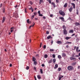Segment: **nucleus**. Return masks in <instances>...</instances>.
Segmentation results:
<instances>
[{"mask_svg": "<svg viewBox=\"0 0 80 80\" xmlns=\"http://www.w3.org/2000/svg\"><path fill=\"white\" fill-rule=\"evenodd\" d=\"M62 28L64 30V29H66V28H67V27H65V26L63 25L62 26Z\"/></svg>", "mask_w": 80, "mask_h": 80, "instance_id": "obj_21", "label": "nucleus"}, {"mask_svg": "<svg viewBox=\"0 0 80 80\" xmlns=\"http://www.w3.org/2000/svg\"><path fill=\"white\" fill-rule=\"evenodd\" d=\"M53 41H52V40H51V43L52 44H53Z\"/></svg>", "mask_w": 80, "mask_h": 80, "instance_id": "obj_54", "label": "nucleus"}, {"mask_svg": "<svg viewBox=\"0 0 80 80\" xmlns=\"http://www.w3.org/2000/svg\"><path fill=\"white\" fill-rule=\"evenodd\" d=\"M37 12H34V15L35 16L36 15H37Z\"/></svg>", "mask_w": 80, "mask_h": 80, "instance_id": "obj_42", "label": "nucleus"}, {"mask_svg": "<svg viewBox=\"0 0 80 80\" xmlns=\"http://www.w3.org/2000/svg\"><path fill=\"white\" fill-rule=\"evenodd\" d=\"M34 78L35 79V80H37V78H36V77H35V76H34Z\"/></svg>", "mask_w": 80, "mask_h": 80, "instance_id": "obj_63", "label": "nucleus"}, {"mask_svg": "<svg viewBox=\"0 0 80 80\" xmlns=\"http://www.w3.org/2000/svg\"><path fill=\"white\" fill-rule=\"evenodd\" d=\"M62 56L63 57H66V54L65 53H63L62 54Z\"/></svg>", "mask_w": 80, "mask_h": 80, "instance_id": "obj_20", "label": "nucleus"}, {"mask_svg": "<svg viewBox=\"0 0 80 80\" xmlns=\"http://www.w3.org/2000/svg\"><path fill=\"white\" fill-rule=\"evenodd\" d=\"M62 42L60 41H58L57 42V43L58 44H62Z\"/></svg>", "mask_w": 80, "mask_h": 80, "instance_id": "obj_9", "label": "nucleus"}, {"mask_svg": "<svg viewBox=\"0 0 80 80\" xmlns=\"http://www.w3.org/2000/svg\"><path fill=\"white\" fill-rule=\"evenodd\" d=\"M40 72H41V73L42 74L43 73V70H42V69H40Z\"/></svg>", "mask_w": 80, "mask_h": 80, "instance_id": "obj_31", "label": "nucleus"}, {"mask_svg": "<svg viewBox=\"0 0 80 80\" xmlns=\"http://www.w3.org/2000/svg\"><path fill=\"white\" fill-rule=\"evenodd\" d=\"M2 4H1L0 6V8H1V7H2Z\"/></svg>", "mask_w": 80, "mask_h": 80, "instance_id": "obj_58", "label": "nucleus"}, {"mask_svg": "<svg viewBox=\"0 0 80 80\" xmlns=\"http://www.w3.org/2000/svg\"><path fill=\"white\" fill-rule=\"evenodd\" d=\"M27 22L28 23H30V20H29V19H27Z\"/></svg>", "mask_w": 80, "mask_h": 80, "instance_id": "obj_32", "label": "nucleus"}, {"mask_svg": "<svg viewBox=\"0 0 80 80\" xmlns=\"http://www.w3.org/2000/svg\"><path fill=\"white\" fill-rule=\"evenodd\" d=\"M34 64H35V65H37V62H36V61H34Z\"/></svg>", "mask_w": 80, "mask_h": 80, "instance_id": "obj_45", "label": "nucleus"}, {"mask_svg": "<svg viewBox=\"0 0 80 80\" xmlns=\"http://www.w3.org/2000/svg\"><path fill=\"white\" fill-rule=\"evenodd\" d=\"M43 18L44 19H45L46 18V17L45 16H44L43 17Z\"/></svg>", "mask_w": 80, "mask_h": 80, "instance_id": "obj_56", "label": "nucleus"}, {"mask_svg": "<svg viewBox=\"0 0 80 80\" xmlns=\"http://www.w3.org/2000/svg\"><path fill=\"white\" fill-rule=\"evenodd\" d=\"M9 66L10 67H12V64H10L9 65Z\"/></svg>", "mask_w": 80, "mask_h": 80, "instance_id": "obj_53", "label": "nucleus"}, {"mask_svg": "<svg viewBox=\"0 0 80 80\" xmlns=\"http://www.w3.org/2000/svg\"><path fill=\"white\" fill-rule=\"evenodd\" d=\"M56 3H58L59 1L58 0H56Z\"/></svg>", "mask_w": 80, "mask_h": 80, "instance_id": "obj_48", "label": "nucleus"}, {"mask_svg": "<svg viewBox=\"0 0 80 80\" xmlns=\"http://www.w3.org/2000/svg\"><path fill=\"white\" fill-rule=\"evenodd\" d=\"M72 57H71L70 58V59L71 60H74V61H76V58H73V55H72Z\"/></svg>", "mask_w": 80, "mask_h": 80, "instance_id": "obj_4", "label": "nucleus"}, {"mask_svg": "<svg viewBox=\"0 0 80 80\" xmlns=\"http://www.w3.org/2000/svg\"><path fill=\"white\" fill-rule=\"evenodd\" d=\"M48 2H49V3L51 4L52 3V1H51V0H49L48 1Z\"/></svg>", "mask_w": 80, "mask_h": 80, "instance_id": "obj_34", "label": "nucleus"}, {"mask_svg": "<svg viewBox=\"0 0 80 80\" xmlns=\"http://www.w3.org/2000/svg\"><path fill=\"white\" fill-rule=\"evenodd\" d=\"M76 57H79V56L78 55H76L75 56Z\"/></svg>", "mask_w": 80, "mask_h": 80, "instance_id": "obj_51", "label": "nucleus"}, {"mask_svg": "<svg viewBox=\"0 0 80 80\" xmlns=\"http://www.w3.org/2000/svg\"><path fill=\"white\" fill-rule=\"evenodd\" d=\"M38 13L39 14H40V11H38Z\"/></svg>", "mask_w": 80, "mask_h": 80, "instance_id": "obj_46", "label": "nucleus"}, {"mask_svg": "<svg viewBox=\"0 0 80 80\" xmlns=\"http://www.w3.org/2000/svg\"><path fill=\"white\" fill-rule=\"evenodd\" d=\"M53 62L54 63H55V62H56V59L55 58L53 59Z\"/></svg>", "mask_w": 80, "mask_h": 80, "instance_id": "obj_26", "label": "nucleus"}, {"mask_svg": "<svg viewBox=\"0 0 80 80\" xmlns=\"http://www.w3.org/2000/svg\"><path fill=\"white\" fill-rule=\"evenodd\" d=\"M37 77L38 79H41V76L40 75L37 76Z\"/></svg>", "mask_w": 80, "mask_h": 80, "instance_id": "obj_13", "label": "nucleus"}, {"mask_svg": "<svg viewBox=\"0 0 80 80\" xmlns=\"http://www.w3.org/2000/svg\"><path fill=\"white\" fill-rule=\"evenodd\" d=\"M59 13L61 15H62V17H64L65 15V13L64 12H63L62 10H60L59 11Z\"/></svg>", "mask_w": 80, "mask_h": 80, "instance_id": "obj_1", "label": "nucleus"}, {"mask_svg": "<svg viewBox=\"0 0 80 80\" xmlns=\"http://www.w3.org/2000/svg\"><path fill=\"white\" fill-rule=\"evenodd\" d=\"M36 60V58L34 57H32V61L33 62H35Z\"/></svg>", "mask_w": 80, "mask_h": 80, "instance_id": "obj_16", "label": "nucleus"}, {"mask_svg": "<svg viewBox=\"0 0 80 80\" xmlns=\"http://www.w3.org/2000/svg\"><path fill=\"white\" fill-rule=\"evenodd\" d=\"M26 70H28V69H29V67H28V66L26 67Z\"/></svg>", "mask_w": 80, "mask_h": 80, "instance_id": "obj_39", "label": "nucleus"}, {"mask_svg": "<svg viewBox=\"0 0 80 80\" xmlns=\"http://www.w3.org/2000/svg\"><path fill=\"white\" fill-rule=\"evenodd\" d=\"M68 70L71 71L73 70V67L72 66H69L68 67Z\"/></svg>", "mask_w": 80, "mask_h": 80, "instance_id": "obj_2", "label": "nucleus"}, {"mask_svg": "<svg viewBox=\"0 0 80 80\" xmlns=\"http://www.w3.org/2000/svg\"><path fill=\"white\" fill-rule=\"evenodd\" d=\"M30 3L31 5L33 4V2L32 1H30Z\"/></svg>", "mask_w": 80, "mask_h": 80, "instance_id": "obj_41", "label": "nucleus"}, {"mask_svg": "<svg viewBox=\"0 0 80 80\" xmlns=\"http://www.w3.org/2000/svg\"><path fill=\"white\" fill-rule=\"evenodd\" d=\"M32 24H33V25H32L31 26H29V28H31V27H33V26H34V25H35V23L34 22H33Z\"/></svg>", "mask_w": 80, "mask_h": 80, "instance_id": "obj_19", "label": "nucleus"}, {"mask_svg": "<svg viewBox=\"0 0 80 80\" xmlns=\"http://www.w3.org/2000/svg\"><path fill=\"white\" fill-rule=\"evenodd\" d=\"M48 57V55L47 54H45L44 56V58H47Z\"/></svg>", "mask_w": 80, "mask_h": 80, "instance_id": "obj_28", "label": "nucleus"}, {"mask_svg": "<svg viewBox=\"0 0 80 80\" xmlns=\"http://www.w3.org/2000/svg\"><path fill=\"white\" fill-rule=\"evenodd\" d=\"M52 57L53 58H55V55L54 54H53V55H52Z\"/></svg>", "mask_w": 80, "mask_h": 80, "instance_id": "obj_36", "label": "nucleus"}, {"mask_svg": "<svg viewBox=\"0 0 80 80\" xmlns=\"http://www.w3.org/2000/svg\"><path fill=\"white\" fill-rule=\"evenodd\" d=\"M52 62V59H51V60H49L48 62V63H51Z\"/></svg>", "mask_w": 80, "mask_h": 80, "instance_id": "obj_14", "label": "nucleus"}, {"mask_svg": "<svg viewBox=\"0 0 80 80\" xmlns=\"http://www.w3.org/2000/svg\"><path fill=\"white\" fill-rule=\"evenodd\" d=\"M29 10H32V7H31V8H29Z\"/></svg>", "mask_w": 80, "mask_h": 80, "instance_id": "obj_50", "label": "nucleus"}, {"mask_svg": "<svg viewBox=\"0 0 80 80\" xmlns=\"http://www.w3.org/2000/svg\"><path fill=\"white\" fill-rule=\"evenodd\" d=\"M80 68V66H78V69H79V68Z\"/></svg>", "mask_w": 80, "mask_h": 80, "instance_id": "obj_62", "label": "nucleus"}, {"mask_svg": "<svg viewBox=\"0 0 80 80\" xmlns=\"http://www.w3.org/2000/svg\"><path fill=\"white\" fill-rule=\"evenodd\" d=\"M58 72H60V71H61V70H62V68H59L58 69Z\"/></svg>", "mask_w": 80, "mask_h": 80, "instance_id": "obj_33", "label": "nucleus"}, {"mask_svg": "<svg viewBox=\"0 0 80 80\" xmlns=\"http://www.w3.org/2000/svg\"><path fill=\"white\" fill-rule=\"evenodd\" d=\"M46 33L47 34H49V32H48V31H47L46 32Z\"/></svg>", "mask_w": 80, "mask_h": 80, "instance_id": "obj_49", "label": "nucleus"}, {"mask_svg": "<svg viewBox=\"0 0 80 80\" xmlns=\"http://www.w3.org/2000/svg\"><path fill=\"white\" fill-rule=\"evenodd\" d=\"M71 5L73 6V8L75 9V4L73 3H71Z\"/></svg>", "mask_w": 80, "mask_h": 80, "instance_id": "obj_8", "label": "nucleus"}, {"mask_svg": "<svg viewBox=\"0 0 80 80\" xmlns=\"http://www.w3.org/2000/svg\"><path fill=\"white\" fill-rule=\"evenodd\" d=\"M41 66L42 67H45V65L44 64H42Z\"/></svg>", "mask_w": 80, "mask_h": 80, "instance_id": "obj_47", "label": "nucleus"}, {"mask_svg": "<svg viewBox=\"0 0 80 80\" xmlns=\"http://www.w3.org/2000/svg\"><path fill=\"white\" fill-rule=\"evenodd\" d=\"M58 64H56V65H55V67H54V68H55V69H56L57 68H58Z\"/></svg>", "mask_w": 80, "mask_h": 80, "instance_id": "obj_18", "label": "nucleus"}, {"mask_svg": "<svg viewBox=\"0 0 80 80\" xmlns=\"http://www.w3.org/2000/svg\"><path fill=\"white\" fill-rule=\"evenodd\" d=\"M58 58L59 59L62 58V57L61 56L59 55L58 56Z\"/></svg>", "mask_w": 80, "mask_h": 80, "instance_id": "obj_30", "label": "nucleus"}, {"mask_svg": "<svg viewBox=\"0 0 80 80\" xmlns=\"http://www.w3.org/2000/svg\"><path fill=\"white\" fill-rule=\"evenodd\" d=\"M52 5L53 6L54 8H55L56 7V6L55 5V3L53 2H52Z\"/></svg>", "mask_w": 80, "mask_h": 80, "instance_id": "obj_15", "label": "nucleus"}, {"mask_svg": "<svg viewBox=\"0 0 80 80\" xmlns=\"http://www.w3.org/2000/svg\"><path fill=\"white\" fill-rule=\"evenodd\" d=\"M72 10H73V8L72 7H71L69 9V11L70 12H71L72 11Z\"/></svg>", "mask_w": 80, "mask_h": 80, "instance_id": "obj_7", "label": "nucleus"}, {"mask_svg": "<svg viewBox=\"0 0 80 80\" xmlns=\"http://www.w3.org/2000/svg\"><path fill=\"white\" fill-rule=\"evenodd\" d=\"M69 33H73V30H69Z\"/></svg>", "mask_w": 80, "mask_h": 80, "instance_id": "obj_22", "label": "nucleus"}, {"mask_svg": "<svg viewBox=\"0 0 80 80\" xmlns=\"http://www.w3.org/2000/svg\"><path fill=\"white\" fill-rule=\"evenodd\" d=\"M78 47H77L76 48V50L77 52H78Z\"/></svg>", "mask_w": 80, "mask_h": 80, "instance_id": "obj_27", "label": "nucleus"}, {"mask_svg": "<svg viewBox=\"0 0 80 80\" xmlns=\"http://www.w3.org/2000/svg\"><path fill=\"white\" fill-rule=\"evenodd\" d=\"M63 33L64 35H67L68 34V32H67V30L66 29H64L63 30Z\"/></svg>", "mask_w": 80, "mask_h": 80, "instance_id": "obj_3", "label": "nucleus"}, {"mask_svg": "<svg viewBox=\"0 0 80 80\" xmlns=\"http://www.w3.org/2000/svg\"><path fill=\"white\" fill-rule=\"evenodd\" d=\"M35 16L34 15H32L31 17V19H33L34 18Z\"/></svg>", "mask_w": 80, "mask_h": 80, "instance_id": "obj_40", "label": "nucleus"}, {"mask_svg": "<svg viewBox=\"0 0 80 80\" xmlns=\"http://www.w3.org/2000/svg\"><path fill=\"white\" fill-rule=\"evenodd\" d=\"M39 16H40V17H43V15L42 14H39Z\"/></svg>", "mask_w": 80, "mask_h": 80, "instance_id": "obj_43", "label": "nucleus"}, {"mask_svg": "<svg viewBox=\"0 0 80 80\" xmlns=\"http://www.w3.org/2000/svg\"><path fill=\"white\" fill-rule=\"evenodd\" d=\"M47 38L48 39H50V38H52V37H51V36L49 35L47 37Z\"/></svg>", "mask_w": 80, "mask_h": 80, "instance_id": "obj_12", "label": "nucleus"}, {"mask_svg": "<svg viewBox=\"0 0 80 80\" xmlns=\"http://www.w3.org/2000/svg\"><path fill=\"white\" fill-rule=\"evenodd\" d=\"M14 16L15 17H16V18H17V17H18V13L17 12H15L14 14Z\"/></svg>", "mask_w": 80, "mask_h": 80, "instance_id": "obj_5", "label": "nucleus"}, {"mask_svg": "<svg viewBox=\"0 0 80 80\" xmlns=\"http://www.w3.org/2000/svg\"><path fill=\"white\" fill-rule=\"evenodd\" d=\"M40 4H41V3H42L43 2V0H40Z\"/></svg>", "mask_w": 80, "mask_h": 80, "instance_id": "obj_35", "label": "nucleus"}, {"mask_svg": "<svg viewBox=\"0 0 80 80\" xmlns=\"http://www.w3.org/2000/svg\"><path fill=\"white\" fill-rule=\"evenodd\" d=\"M75 24L76 25V26H78V25H80V23L77 22L75 23Z\"/></svg>", "mask_w": 80, "mask_h": 80, "instance_id": "obj_11", "label": "nucleus"}, {"mask_svg": "<svg viewBox=\"0 0 80 80\" xmlns=\"http://www.w3.org/2000/svg\"><path fill=\"white\" fill-rule=\"evenodd\" d=\"M50 52H53L54 51V50L52 49H50Z\"/></svg>", "mask_w": 80, "mask_h": 80, "instance_id": "obj_38", "label": "nucleus"}, {"mask_svg": "<svg viewBox=\"0 0 80 80\" xmlns=\"http://www.w3.org/2000/svg\"><path fill=\"white\" fill-rule=\"evenodd\" d=\"M63 7H65V8H67V3H66L63 6Z\"/></svg>", "mask_w": 80, "mask_h": 80, "instance_id": "obj_17", "label": "nucleus"}, {"mask_svg": "<svg viewBox=\"0 0 80 80\" xmlns=\"http://www.w3.org/2000/svg\"><path fill=\"white\" fill-rule=\"evenodd\" d=\"M59 19L62 20V22H65V19H64V18L63 17H59Z\"/></svg>", "mask_w": 80, "mask_h": 80, "instance_id": "obj_6", "label": "nucleus"}, {"mask_svg": "<svg viewBox=\"0 0 80 80\" xmlns=\"http://www.w3.org/2000/svg\"><path fill=\"white\" fill-rule=\"evenodd\" d=\"M50 17H53V15H52V14H51V15H50Z\"/></svg>", "mask_w": 80, "mask_h": 80, "instance_id": "obj_57", "label": "nucleus"}, {"mask_svg": "<svg viewBox=\"0 0 80 80\" xmlns=\"http://www.w3.org/2000/svg\"><path fill=\"white\" fill-rule=\"evenodd\" d=\"M5 17H3V18L2 20V23H3L5 21Z\"/></svg>", "mask_w": 80, "mask_h": 80, "instance_id": "obj_10", "label": "nucleus"}, {"mask_svg": "<svg viewBox=\"0 0 80 80\" xmlns=\"http://www.w3.org/2000/svg\"><path fill=\"white\" fill-rule=\"evenodd\" d=\"M18 7V5H16L15 6V8H17Z\"/></svg>", "mask_w": 80, "mask_h": 80, "instance_id": "obj_61", "label": "nucleus"}, {"mask_svg": "<svg viewBox=\"0 0 80 80\" xmlns=\"http://www.w3.org/2000/svg\"><path fill=\"white\" fill-rule=\"evenodd\" d=\"M5 8H3V13H5Z\"/></svg>", "mask_w": 80, "mask_h": 80, "instance_id": "obj_37", "label": "nucleus"}, {"mask_svg": "<svg viewBox=\"0 0 80 80\" xmlns=\"http://www.w3.org/2000/svg\"><path fill=\"white\" fill-rule=\"evenodd\" d=\"M67 44H72V42H66Z\"/></svg>", "mask_w": 80, "mask_h": 80, "instance_id": "obj_29", "label": "nucleus"}, {"mask_svg": "<svg viewBox=\"0 0 80 80\" xmlns=\"http://www.w3.org/2000/svg\"><path fill=\"white\" fill-rule=\"evenodd\" d=\"M76 65V62H73L72 64V66H74V65Z\"/></svg>", "mask_w": 80, "mask_h": 80, "instance_id": "obj_25", "label": "nucleus"}, {"mask_svg": "<svg viewBox=\"0 0 80 80\" xmlns=\"http://www.w3.org/2000/svg\"><path fill=\"white\" fill-rule=\"evenodd\" d=\"M76 14L77 15H78V9H76Z\"/></svg>", "mask_w": 80, "mask_h": 80, "instance_id": "obj_24", "label": "nucleus"}, {"mask_svg": "<svg viewBox=\"0 0 80 80\" xmlns=\"http://www.w3.org/2000/svg\"><path fill=\"white\" fill-rule=\"evenodd\" d=\"M43 48L44 49L46 48V45H44L43 46Z\"/></svg>", "mask_w": 80, "mask_h": 80, "instance_id": "obj_44", "label": "nucleus"}, {"mask_svg": "<svg viewBox=\"0 0 80 80\" xmlns=\"http://www.w3.org/2000/svg\"><path fill=\"white\" fill-rule=\"evenodd\" d=\"M61 79H62V77H60L59 78V80H61Z\"/></svg>", "mask_w": 80, "mask_h": 80, "instance_id": "obj_52", "label": "nucleus"}, {"mask_svg": "<svg viewBox=\"0 0 80 80\" xmlns=\"http://www.w3.org/2000/svg\"><path fill=\"white\" fill-rule=\"evenodd\" d=\"M68 47H69L68 45L66 46V48H68Z\"/></svg>", "mask_w": 80, "mask_h": 80, "instance_id": "obj_64", "label": "nucleus"}, {"mask_svg": "<svg viewBox=\"0 0 80 80\" xmlns=\"http://www.w3.org/2000/svg\"><path fill=\"white\" fill-rule=\"evenodd\" d=\"M65 39H66V40H68V39H69V38H71V37H66L65 38Z\"/></svg>", "mask_w": 80, "mask_h": 80, "instance_id": "obj_23", "label": "nucleus"}, {"mask_svg": "<svg viewBox=\"0 0 80 80\" xmlns=\"http://www.w3.org/2000/svg\"><path fill=\"white\" fill-rule=\"evenodd\" d=\"M13 31V30L12 29V30H11L10 32H12Z\"/></svg>", "mask_w": 80, "mask_h": 80, "instance_id": "obj_60", "label": "nucleus"}, {"mask_svg": "<svg viewBox=\"0 0 80 80\" xmlns=\"http://www.w3.org/2000/svg\"><path fill=\"white\" fill-rule=\"evenodd\" d=\"M24 11H25V12L26 13H27V9H26V8H25V9Z\"/></svg>", "mask_w": 80, "mask_h": 80, "instance_id": "obj_55", "label": "nucleus"}, {"mask_svg": "<svg viewBox=\"0 0 80 80\" xmlns=\"http://www.w3.org/2000/svg\"><path fill=\"white\" fill-rule=\"evenodd\" d=\"M34 70H35V71H36V68H35V67H34Z\"/></svg>", "mask_w": 80, "mask_h": 80, "instance_id": "obj_59", "label": "nucleus"}]
</instances>
